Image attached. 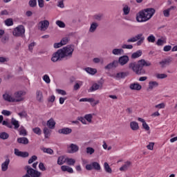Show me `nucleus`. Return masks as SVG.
<instances>
[{
  "label": "nucleus",
  "mask_w": 177,
  "mask_h": 177,
  "mask_svg": "<svg viewBox=\"0 0 177 177\" xmlns=\"http://www.w3.org/2000/svg\"><path fill=\"white\" fill-rule=\"evenodd\" d=\"M74 52V45H67L62 48L58 49L57 52L54 53L52 55L51 60L53 63L56 62H62L64 59L65 60H69L73 57V53Z\"/></svg>",
  "instance_id": "obj_1"
},
{
  "label": "nucleus",
  "mask_w": 177,
  "mask_h": 177,
  "mask_svg": "<svg viewBox=\"0 0 177 177\" xmlns=\"http://www.w3.org/2000/svg\"><path fill=\"white\" fill-rule=\"evenodd\" d=\"M151 62L145 59H140L138 62H134L129 64V68L132 70L137 75H145L146 69L144 67H150Z\"/></svg>",
  "instance_id": "obj_2"
},
{
  "label": "nucleus",
  "mask_w": 177,
  "mask_h": 177,
  "mask_svg": "<svg viewBox=\"0 0 177 177\" xmlns=\"http://www.w3.org/2000/svg\"><path fill=\"white\" fill-rule=\"evenodd\" d=\"M154 13H156V10L154 8H145L140 10L136 15V21H138V23H145L146 21H149L151 17L154 16Z\"/></svg>",
  "instance_id": "obj_3"
},
{
  "label": "nucleus",
  "mask_w": 177,
  "mask_h": 177,
  "mask_svg": "<svg viewBox=\"0 0 177 177\" xmlns=\"http://www.w3.org/2000/svg\"><path fill=\"white\" fill-rule=\"evenodd\" d=\"M3 125H5V127H7V128L10 129L13 128L14 126V129H19V128H20V123H19V121L15 119V118H12L11 123L6 120H3Z\"/></svg>",
  "instance_id": "obj_4"
},
{
  "label": "nucleus",
  "mask_w": 177,
  "mask_h": 177,
  "mask_svg": "<svg viewBox=\"0 0 177 177\" xmlns=\"http://www.w3.org/2000/svg\"><path fill=\"white\" fill-rule=\"evenodd\" d=\"M24 32H26L24 26L19 25L14 29L12 35L14 37H23V35H24Z\"/></svg>",
  "instance_id": "obj_5"
},
{
  "label": "nucleus",
  "mask_w": 177,
  "mask_h": 177,
  "mask_svg": "<svg viewBox=\"0 0 177 177\" xmlns=\"http://www.w3.org/2000/svg\"><path fill=\"white\" fill-rule=\"evenodd\" d=\"M14 99L15 102H23L24 100V97L26 96V92L24 91H17L14 93Z\"/></svg>",
  "instance_id": "obj_6"
},
{
  "label": "nucleus",
  "mask_w": 177,
  "mask_h": 177,
  "mask_svg": "<svg viewBox=\"0 0 177 177\" xmlns=\"http://www.w3.org/2000/svg\"><path fill=\"white\" fill-rule=\"evenodd\" d=\"M38 27H39V30H40L41 31H45V30H48L49 27V21L48 20L41 21L38 24Z\"/></svg>",
  "instance_id": "obj_7"
},
{
  "label": "nucleus",
  "mask_w": 177,
  "mask_h": 177,
  "mask_svg": "<svg viewBox=\"0 0 177 177\" xmlns=\"http://www.w3.org/2000/svg\"><path fill=\"white\" fill-rule=\"evenodd\" d=\"M171 63H172V57H169L160 62L159 64L160 65L161 68H165V67L169 66Z\"/></svg>",
  "instance_id": "obj_8"
},
{
  "label": "nucleus",
  "mask_w": 177,
  "mask_h": 177,
  "mask_svg": "<svg viewBox=\"0 0 177 177\" xmlns=\"http://www.w3.org/2000/svg\"><path fill=\"white\" fill-rule=\"evenodd\" d=\"M102 88H103V83H102V82H98V84L95 83L92 85V86L89 88V92H95V91L102 89Z\"/></svg>",
  "instance_id": "obj_9"
},
{
  "label": "nucleus",
  "mask_w": 177,
  "mask_h": 177,
  "mask_svg": "<svg viewBox=\"0 0 177 177\" xmlns=\"http://www.w3.org/2000/svg\"><path fill=\"white\" fill-rule=\"evenodd\" d=\"M120 64L119 61L113 60L112 63L108 64L105 67V70H111V68H116Z\"/></svg>",
  "instance_id": "obj_10"
},
{
  "label": "nucleus",
  "mask_w": 177,
  "mask_h": 177,
  "mask_svg": "<svg viewBox=\"0 0 177 177\" xmlns=\"http://www.w3.org/2000/svg\"><path fill=\"white\" fill-rule=\"evenodd\" d=\"M68 149H70L68 150V153L73 154L74 153H77L78 150H80V147L75 144H71Z\"/></svg>",
  "instance_id": "obj_11"
},
{
  "label": "nucleus",
  "mask_w": 177,
  "mask_h": 177,
  "mask_svg": "<svg viewBox=\"0 0 177 177\" xmlns=\"http://www.w3.org/2000/svg\"><path fill=\"white\" fill-rule=\"evenodd\" d=\"M119 64L120 66H125L129 62V57L128 55H123L119 57L118 59Z\"/></svg>",
  "instance_id": "obj_12"
},
{
  "label": "nucleus",
  "mask_w": 177,
  "mask_h": 177,
  "mask_svg": "<svg viewBox=\"0 0 177 177\" xmlns=\"http://www.w3.org/2000/svg\"><path fill=\"white\" fill-rule=\"evenodd\" d=\"M73 132V129L68 127H64L58 130V133L61 135H70Z\"/></svg>",
  "instance_id": "obj_13"
},
{
  "label": "nucleus",
  "mask_w": 177,
  "mask_h": 177,
  "mask_svg": "<svg viewBox=\"0 0 177 177\" xmlns=\"http://www.w3.org/2000/svg\"><path fill=\"white\" fill-rule=\"evenodd\" d=\"M10 163V159L7 158L4 162L1 164V170L3 172L8 171V168H9V164Z\"/></svg>",
  "instance_id": "obj_14"
},
{
  "label": "nucleus",
  "mask_w": 177,
  "mask_h": 177,
  "mask_svg": "<svg viewBox=\"0 0 177 177\" xmlns=\"http://www.w3.org/2000/svg\"><path fill=\"white\" fill-rule=\"evenodd\" d=\"M61 171L62 172H68V174H74V170L70 166L67 165H62L61 167Z\"/></svg>",
  "instance_id": "obj_15"
},
{
  "label": "nucleus",
  "mask_w": 177,
  "mask_h": 177,
  "mask_svg": "<svg viewBox=\"0 0 177 177\" xmlns=\"http://www.w3.org/2000/svg\"><path fill=\"white\" fill-rule=\"evenodd\" d=\"M46 125L50 129H55V127L56 126V122H55V120H53V118H50L47 121Z\"/></svg>",
  "instance_id": "obj_16"
},
{
  "label": "nucleus",
  "mask_w": 177,
  "mask_h": 177,
  "mask_svg": "<svg viewBox=\"0 0 177 177\" xmlns=\"http://www.w3.org/2000/svg\"><path fill=\"white\" fill-rule=\"evenodd\" d=\"M3 99H4V100H6V102H10L12 103H15V97H12V96H10V95L8 94V93H5L3 95Z\"/></svg>",
  "instance_id": "obj_17"
},
{
  "label": "nucleus",
  "mask_w": 177,
  "mask_h": 177,
  "mask_svg": "<svg viewBox=\"0 0 177 177\" xmlns=\"http://www.w3.org/2000/svg\"><path fill=\"white\" fill-rule=\"evenodd\" d=\"M17 142L20 145H28L29 143L28 138L26 137L18 138Z\"/></svg>",
  "instance_id": "obj_18"
},
{
  "label": "nucleus",
  "mask_w": 177,
  "mask_h": 177,
  "mask_svg": "<svg viewBox=\"0 0 177 177\" xmlns=\"http://www.w3.org/2000/svg\"><path fill=\"white\" fill-rule=\"evenodd\" d=\"M36 99L39 102V103H42V102H44V95L42 94V91H37Z\"/></svg>",
  "instance_id": "obj_19"
},
{
  "label": "nucleus",
  "mask_w": 177,
  "mask_h": 177,
  "mask_svg": "<svg viewBox=\"0 0 177 177\" xmlns=\"http://www.w3.org/2000/svg\"><path fill=\"white\" fill-rule=\"evenodd\" d=\"M129 88L132 91H140V89H142V86L138 83H133L130 84Z\"/></svg>",
  "instance_id": "obj_20"
},
{
  "label": "nucleus",
  "mask_w": 177,
  "mask_h": 177,
  "mask_svg": "<svg viewBox=\"0 0 177 177\" xmlns=\"http://www.w3.org/2000/svg\"><path fill=\"white\" fill-rule=\"evenodd\" d=\"M176 6H171L170 8L163 10V15L165 17H169L170 16L169 12H171V10H174V9H176Z\"/></svg>",
  "instance_id": "obj_21"
},
{
  "label": "nucleus",
  "mask_w": 177,
  "mask_h": 177,
  "mask_svg": "<svg viewBox=\"0 0 177 177\" xmlns=\"http://www.w3.org/2000/svg\"><path fill=\"white\" fill-rule=\"evenodd\" d=\"M130 128L132 131H138L139 129V124L135 121L131 122Z\"/></svg>",
  "instance_id": "obj_22"
},
{
  "label": "nucleus",
  "mask_w": 177,
  "mask_h": 177,
  "mask_svg": "<svg viewBox=\"0 0 177 177\" xmlns=\"http://www.w3.org/2000/svg\"><path fill=\"white\" fill-rule=\"evenodd\" d=\"M99 27V24L96 22H93L91 24L90 28H89V32H95L96 31V29Z\"/></svg>",
  "instance_id": "obj_23"
},
{
  "label": "nucleus",
  "mask_w": 177,
  "mask_h": 177,
  "mask_svg": "<svg viewBox=\"0 0 177 177\" xmlns=\"http://www.w3.org/2000/svg\"><path fill=\"white\" fill-rule=\"evenodd\" d=\"M131 167V162L127 161L124 165L120 167V171H128L129 168Z\"/></svg>",
  "instance_id": "obj_24"
},
{
  "label": "nucleus",
  "mask_w": 177,
  "mask_h": 177,
  "mask_svg": "<svg viewBox=\"0 0 177 177\" xmlns=\"http://www.w3.org/2000/svg\"><path fill=\"white\" fill-rule=\"evenodd\" d=\"M84 70L88 73V74H91V75H95V74L97 73V70L93 68L87 67L84 68Z\"/></svg>",
  "instance_id": "obj_25"
},
{
  "label": "nucleus",
  "mask_w": 177,
  "mask_h": 177,
  "mask_svg": "<svg viewBox=\"0 0 177 177\" xmlns=\"http://www.w3.org/2000/svg\"><path fill=\"white\" fill-rule=\"evenodd\" d=\"M104 169L106 174H112L113 172V169H111V167H110V165L107 162L104 163Z\"/></svg>",
  "instance_id": "obj_26"
},
{
  "label": "nucleus",
  "mask_w": 177,
  "mask_h": 177,
  "mask_svg": "<svg viewBox=\"0 0 177 177\" xmlns=\"http://www.w3.org/2000/svg\"><path fill=\"white\" fill-rule=\"evenodd\" d=\"M112 53L115 56H118V55H122L124 53V50L122 48H114L112 50Z\"/></svg>",
  "instance_id": "obj_27"
},
{
  "label": "nucleus",
  "mask_w": 177,
  "mask_h": 177,
  "mask_svg": "<svg viewBox=\"0 0 177 177\" xmlns=\"http://www.w3.org/2000/svg\"><path fill=\"white\" fill-rule=\"evenodd\" d=\"M142 55V50H138L131 55V59H138V57H140Z\"/></svg>",
  "instance_id": "obj_28"
},
{
  "label": "nucleus",
  "mask_w": 177,
  "mask_h": 177,
  "mask_svg": "<svg viewBox=\"0 0 177 177\" xmlns=\"http://www.w3.org/2000/svg\"><path fill=\"white\" fill-rule=\"evenodd\" d=\"M43 132L44 133V138L46 139H48V138H49V136H50V130H49V129H48V127H44L43 129Z\"/></svg>",
  "instance_id": "obj_29"
},
{
  "label": "nucleus",
  "mask_w": 177,
  "mask_h": 177,
  "mask_svg": "<svg viewBox=\"0 0 177 177\" xmlns=\"http://www.w3.org/2000/svg\"><path fill=\"white\" fill-rule=\"evenodd\" d=\"M93 169H95V171H100L102 169V167H100V164L97 162H93Z\"/></svg>",
  "instance_id": "obj_30"
},
{
  "label": "nucleus",
  "mask_w": 177,
  "mask_h": 177,
  "mask_svg": "<svg viewBox=\"0 0 177 177\" xmlns=\"http://www.w3.org/2000/svg\"><path fill=\"white\" fill-rule=\"evenodd\" d=\"M157 86H158V82H149V89H150L151 91L153 88H157Z\"/></svg>",
  "instance_id": "obj_31"
},
{
  "label": "nucleus",
  "mask_w": 177,
  "mask_h": 177,
  "mask_svg": "<svg viewBox=\"0 0 177 177\" xmlns=\"http://www.w3.org/2000/svg\"><path fill=\"white\" fill-rule=\"evenodd\" d=\"M19 135L21 136H27V130L24 128V127L21 126L19 129Z\"/></svg>",
  "instance_id": "obj_32"
},
{
  "label": "nucleus",
  "mask_w": 177,
  "mask_h": 177,
  "mask_svg": "<svg viewBox=\"0 0 177 177\" xmlns=\"http://www.w3.org/2000/svg\"><path fill=\"white\" fill-rule=\"evenodd\" d=\"M65 162H66V160H64V156H61L58 157V158H57L58 165H63V164H64Z\"/></svg>",
  "instance_id": "obj_33"
},
{
  "label": "nucleus",
  "mask_w": 177,
  "mask_h": 177,
  "mask_svg": "<svg viewBox=\"0 0 177 177\" xmlns=\"http://www.w3.org/2000/svg\"><path fill=\"white\" fill-rule=\"evenodd\" d=\"M65 161L68 165H74L75 164V160L73 158H66Z\"/></svg>",
  "instance_id": "obj_34"
},
{
  "label": "nucleus",
  "mask_w": 177,
  "mask_h": 177,
  "mask_svg": "<svg viewBox=\"0 0 177 177\" xmlns=\"http://www.w3.org/2000/svg\"><path fill=\"white\" fill-rule=\"evenodd\" d=\"M32 131L36 135H38L39 136L42 134V130H41V128L39 127H35L32 129Z\"/></svg>",
  "instance_id": "obj_35"
},
{
  "label": "nucleus",
  "mask_w": 177,
  "mask_h": 177,
  "mask_svg": "<svg viewBox=\"0 0 177 177\" xmlns=\"http://www.w3.org/2000/svg\"><path fill=\"white\" fill-rule=\"evenodd\" d=\"M6 26L8 27H10V26H13V19L11 18H8L4 21Z\"/></svg>",
  "instance_id": "obj_36"
},
{
  "label": "nucleus",
  "mask_w": 177,
  "mask_h": 177,
  "mask_svg": "<svg viewBox=\"0 0 177 177\" xmlns=\"http://www.w3.org/2000/svg\"><path fill=\"white\" fill-rule=\"evenodd\" d=\"M8 138H9V134L8 133L6 132L0 133V139H3V140H5Z\"/></svg>",
  "instance_id": "obj_37"
},
{
  "label": "nucleus",
  "mask_w": 177,
  "mask_h": 177,
  "mask_svg": "<svg viewBox=\"0 0 177 177\" xmlns=\"http://www.w3.org/2000/svg\"><path fill=\"white\" fill-rule=\"evenodd\" d=\"M41 150L44 153H47V154H53V150L50 148H42Z\"/></svg>",
  "instance_id": "obj_38"
},
{
  "label": "nucleus",
  "mask_w": 177,
  "mask_h": 177,
  "mask_svg": "<svg viewBox=\"0 0 177 177\" xmlns=\"http://www.w3.org/2000/svg\"><path fill=\"white\" fill-rule=\"evenodd\" d=\"M129 12H131V8L127 5L124 6V7L123 8L124 15L127 16V15H129Z\"/></svg>",
  "instance_id": "obj_39"
},
{
  "label": "nucleus",
  "mask_w": 177,
  "mask_h": 177,
  "mask_svg": "<svg viewBox=\"0 0 177 177\" xmlns=\"http://www.w3.org/2000/svg\"><path fill=\"white\" fill-rule=\"evenodd\" d=\"M167 77H168V75L165 73H158L156 75V78L158 80H164V78H167Z\"/></svg>",
  "instance_id": "obj_40"
},
{
  "label": "nucleus",
  "mask_w": 177,
  "mask_h": 177,
  "mask_svg": "<svg viewBox=\"0 0 177 177\" xmlns=\"http://www.w3.org/2000/svg\"><path fill=\"white\" fill-rule=\"evenodd\" d=\"M18 115H19L20 118H27L28 115L26 111H23L20 113H18Z\"/></svg>",
  "instance_id": "obj_41"
},
{
  "label": "nucleus",
  "mask_w": 177,
  "mask_h": 177,
  "mask_svg": "<svg viewBox=\"0 0 177 177\" xmlns=\"http://www.w3.org/2000/svg\"><path fill=\"white\" fill-rule=\"evenodd\" d=\"M148 42H151L152 44H154L156 42V37L154 35H151L147 37Z\"/></svg>",
  "instance_id": "obj_42"
},
{
  "label": "nucleus",
  "mask_w": 177,
  "mask_h": 177,
  "mask_svg": "<svg viewBox=\"0 0 177 177\" xmlns=\"http://www.w3.org/2000/svg\"><path fill=\"white\" fill-rule=\"evenodd\" d=\"M127 73L125 72H121L116 74V78H125Z\"/></svg>",
  "instance_id": "obj_43"
},
{
  "label": "nucleus",
  "mask_w": 177,
  "mask_h": 177,
  "mask_svg": "<svg viewBox=\"0 0 177 177\" xmlns=\"http://www.w3.org/2000/svg\"><path fill=\"white\" fill-rule=\"evenodd\" d=\"M28 5L30 8H35L37 6V0H30Z\"/></svg>",
  "instance_id": "obj_44"
},
{
  "label": "nucleus",
  "mask_w": 177,
  "mask_h": 177,
  "mask_svg": "<svg viewBox=\"0 0 177 177\" xmlns=\"http://www.w3.org/2000/svg\"><path fill=\"white\" fill-rule=\"evenodd\" d=\"M43 81H44L46 84H50V78L49 77V75H44L43 76Z\"/></svg>",
  "instance_id": "obj_45"
},
{
  "label": "nucleus",
  "mask_w": 177,
  "mask_h": 177,
  "mask_svg": "<svg viewBox=\"0 0 177 177\" xmlns=\"http://www.w3.org/2000/svg\"><path fill=\"white\" fill-rule=\"evenodd\" d=\"M56 24L57 26H58V27H60V28H64V27H66V24L59 20L56 21Z\"/></svg>",
  "instance_id": "obj_46"
},
{
  "label": "nucleus",
  "mask_w": 177,
  "mask_h": 177,
  "mask_svg": "<svg viewBox=\"0 0 177 177\" xmlns=\"http://www.w3.org/2000/svg\"><path fill=\"white\" fill-rule=\"evenodd\" d=\"M81 86H82V82H79V83H76L74 85L73 89H74V91H78V89H80V88H81Z\"/></svg>",
  "instance_id": "obj_47"
},
{
  "label": "nucleus",
  "mask_w": 177,
  "mask_h": 177,
  "mask_svg": "<svg viewBox=\"0 0 177 177\" xmlns=\"http://www.w3.org/2000/svg\"><path fill=\"white\" fill-rule=\"evenodd\" d=\"M166 43H167V41L165 40L158 39L156 42V45H158V46H162V45H164V44H166Z\"/></svg>",
  "instance_id": "obj_48"
},
{
  "label": "nucleus",
  "mask_w": 177,
  "mask_h": 177,
  "mask_svg": "<svg viewBox=\"0 0 177 177\" xmlns=\"http://www.w3.org/2000/svg\"><path fill=\"white\" fill-rule=\"evenodd\" d=\"M122 49H133L132 44H122Z\"/></svg>",
  "instance_id": "obj_49"
},
{
  "label": "nucleus",
  "mask_w": 177,
  "mask_h": 177,
  "mask_svg": "<svg viewBox=\"0 0 177 177\" xmlns=\"http://www.w3.org/2000/svg\"><path fill=\"white\" fill-rule=\"evenodd\" d=\"M86 153L87 154L92 155L93 153H95V149L91 147H88L86 148Z\"/></svg>",
  "instance_id": "obj_50"
},
{
  "label": "nucleus",
  "mask_w": 177,
  "mask_h": 177,
  "mask_svg": "<svg viewBox=\"0 0 177 177\" xmlns=\"http://www.w3.org/2000/svg\"><path fill=\"white\" fill-rule=\"evenodd\" d=\"M84 118L86 121H88V122H92V114L85 115Z\"/></svg>",
  "instance_id": "obj_51"
},
{
  "label": "nucleus",
  "mask_w": 177,
  "mask_h": 177,
  "mask_svg": "<svg viewBox=\"0 0 177 177\" xmlns=\"http://www.w3.org/2000/svg\"><path fill=\"white\" fill-rule=\"evenodd\" d=\"M103 17V15L102 14H98L94 15V19L95 20H97V21H100L102 20V18Z\"/></svg>",
  "instance_id": "obj_52"
},
{
  "label": "nucleus",
  "mask_w": 177,
  "mask_h": 177,
  "mask_svg": "<svg viewBox=\"0 0 177 177\" xmlns=\"http://www.w3.org/2000/svg\"><path fill=\"white\" fill-rule=\"evenodd\" d=\"M1 114H3V115H6L7 117H9V115H11L12 112L8 110H3L1 111Z\"/></svg>",
  "instance_id": "obj_53"
},
{
  "label": "nucleus",
  "mask_w": 177,
  "mask_h": 177,
  "mask_svg": "<svg viewBox=\"0 0 177 177\" xmlns=\"http://www.w3.org/2000/svg\"><path fill=\"white\" fill-rule=\"evenodd\" d=\"M38 158L37 157V156L34 155L32 156L29 160H28V164H32V162H34V161H36V160Z\"/></svg>",
  "instance_id": "obj_54"
},
{
  "label": "nucleus",
  "mask_w": 177,
  "mask_h": 177,
  "mask_svg": "<svg viewBox=\"0 0 177 177\" xmlns=\"http://www.w3.org/2000/svg\"><path fill=\"white\" fill-rule=\"evenodd\" d=\"M30 154L27 151H21V156L22 158H27Z\"/></svg>",
  "instance_id": "obj_55"
},
{
  "label": "nucleus",
  "mask_w": 177,
  "mask_h": 177,
  "mask_svg": "<svg viewBox=\"0 0 177 177\" xmlns=\"http://www.w3.org/2000/svg\"><path fill=\"white\" fill-rule=\"evenodd\" d=\"M56 91L57 92V93H59V95H62V96H65V95H67V92H66V91L64 90L57 89Z\"/></svg>",
  "instance_id": "obj_56"
},
{
  "label": "nucleus",
  "mask_w": 177,
  "mask_h": 177,
  "mask_svg": "<svg viewBox=\"0 0 177 177\" xmlns=\"http://www.w3.org/2000/svg\"><path fill=\"white\" fill-rule=\"evenodd\" d=\"M134 38L136 39V41H140V39H142V38H145V36H143V34L140 33L136 35Z\"/></svg>",
  "instance_id": "obj_57"
},
{
  "label": "nucleus",
  "mask_w": 177,
  "mask_h": 177,
  "mask_svg": "<svg viewBox=\"0 0 177 177\" xmlns=\"http://www.w3.org/2000/svg\"><path fill=\"white\" fill-rule=\"evenodd\" d=\"M55 49H57L59 48H62V46H63V44L62 43V41L58 42V43H55L53 45Z\"/></svg>",
  "instance_id": "obj_58"
},
{
  "label": "nucleus",
  "mask_w": 177,
  "mask_h": 177,
  "mask_svg": "<svg viewBox=\"0 0 177 177\" xmlns=\"http://www.w3.org/2000/svg\"><path fill=\"white\" fill-rule=\"evenodd\" d=\"M62 45H67L68 44V37H64L61 41Z\"/></svg>",
  "instance_id": "obj_59"
},
{
  "label": "nucleus",
  "mask_w": 177,
  "mask_h": 177,
  "mask_svg": "<svg viewBox=\"0 0 177 177\" xmlns=\"http://www.w3.org/2000/svg\"><path fill=\"white\" fill-rule=\"evenodd\" d=\"M39 169H40V171H46V167H45V165L43 162H40L39 164Z\"/></svg>",
  "instance_id": "obj_60"
},
{
  "label": "nucleus",
  "mask_w": 177,
  "mask_h": 177,
  "mask_svg": "<svg viewBox=\"0 0 177 177\" xmlns=\"http://www.w3.org/2000/svg\"><path fill=\"white\" fill-rule=\"evenodd\" d=\"M147 149H148V150H153V149H154V142H149L147 146Z\"/></svg>",
  "instance_id": "obj_61"
},
{
  "label": "nucleus",
  "mask_w": 177,
  "mask_h": 177,
  "mask_svg": "<svg viewBox=\"0 0 177 177\" xmlns=\"http://www.w3.org/2000/svg\"><path fill=\"white\" fill-rule=\"evenodd\" d=\"M9 41V37L8 36H4L1 38V42L2 44H6Z\"/></svg>",
  "instance_id": "obj_62"
},
{
  "label": "nucleus",
  "mask_w": 177,
  "mask_h": 177,
  "mask_svg": "<svg viewBox=\"0 0 177 177\" xmlns=\"http://www.w3.org/2000/svg\"><path fill=\"white\" fill-rule=\"evenodd\" d=\"M171 49H172V46H171L170 45L165 46L163 48L164 52H169V50H171Z\"/></svg>",
  "instance_id": "obj_63"
},
{
  "label": "nucleus",
  "mask_w": 177,
  "mask_h": 177,
  "mask_svg": "<svg viewBox=\"0 0 177 177\" xmlns=\"http://www.w3.org/2000/svg\"><path fill=\"white\" fill-rule=\"evenodd\" d=\"M142 127L145 131H150V127H149V124L146 122L142 124Z\"/></svg>",
  "instance_id": "obj_64"
}]
</instances>
